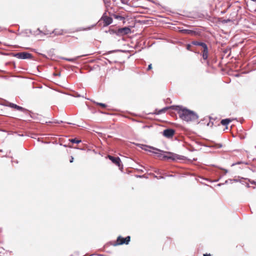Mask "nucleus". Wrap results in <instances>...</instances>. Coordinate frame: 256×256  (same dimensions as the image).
<instances>
[{
  "label": "nucleus",
  "instance_id": "obj_1",
  "mask_svg": "<svg viewBox=\"0 0 256 256\" xmlns=\"http://www.w3.org/2000/svg\"><path fill=\"white\" fill-rule=\"evenodd\" d=\"M171 108L177 110L180 118L187 122L196 121L198 118L197 114L192 110L178 106H173Z\"/></svg>",
  "mask_w": 256,
  "mask_h": 256
},
{
  "label": "nucleus",
  "instance_id": "obj_2",
  "mask_svg": "<svg viewBox=\"0 0 256 256\" xmlns=\"http://www.w3.org/2000/svg\"><path fill=\"white\" fill-rule=\"evenodd\" d=\"M170 156H164L163 158L172 160H184L185 159V157L184 156H180L174 153L168 152Z\"/></svg>",
  "mask_w": 256,
  "mask_h": 256
},
{
  "label": "nucleus",
  "instance_id": "obj_3",
  "mask_svg": "<svg viewBox=\"0 0 256 256\" xmlns=\"http://www.w3.org/2000/svg\"><path fill=\"white\" fill-rule=\"evenodd\" d=\"M15 56L20 59H28L32 58V54L28 52H20L16 54Z\"/></svg>",
  "mask_w": 256,
  "mask_h": 256
},
{
  "label": "nucleus",
  "instance_id": "obj_4",
  "mask_svg": "<svg viewBox=\"0 0 256 256\" xmlns=\"http://www.w3.org/2000/svg\"><path fill=\"white\" fill-rule=\"evenodd\" d=\"M174 130L172 128H167L163 131V135L167 138H172L174 134Z\"/></svg>",
  "mask_w": 256,
  "mask_h": 256
},
{
  "label": "nucleus",
  "instance_id": "obj_5",
  "mask_svg": "<svg viewBox=\"0 0 256 256\" xmlns=\"http://www.w3.org/2000/svg\"><path fill=\"white\" fill-rule=\"evenodd\" d=\"M8 107L14 108L22 112H28V110L24 108H22L20 106H18L16 104H13V103H8Z\"/></svg>",
  "mask_w": 256,
  "mask_h": 256
},
{
  "label": "nucleus",
  "instance_id": "obj_6",
  "mask_svg": "<svg viewBox=\"0 0 256 256\" xmlns=\"http://www.w3.org/2000/svg\"><path fill=\"white\" fill-rule=\"evenodd\" d=\"M131 32L130 29L128 27H124L119 28L118 30L117 34L118 35H124L130 34Z\"/></svg>",
  "mask_w": 256,
  "mask_h": 256
},
{
  "label": "nucleus",
  "instance_id": "obj_7",
  "mask_svg": "<svg viewBox=\"0 0 256 256\" xmlns=\"http://www.w3.org/2000/svg\"><path fill=\"white\" fill-rule=\"evenodd\" d=\"M101 19L104 21V26H108L112 22V18L103 15Z\"/></svg>",
  "mask_w": 256,
  "mask_h": 256
},
{
  "label": "nucleus",
  "instance_id": "obj_8",
  "mask_svg": "<svg viewBox=\"0 0 256 256\" xmlns=\"http://www.w3.org/2000/svg\"><path fill=\"white\" fill-rule=\"evenodd\" d=\"M108 158L114 164L118 166L120 168L121 166V160L118 157H114L112 156H108Z\"/></svg>",
  "mask_w": 256,
  "mask_h": 256
},
{
  "label": "nucleus",
  "instance_id": "obj_9",
  "mask_svg": "<svg viewBox=\"0 0 256 256\" xmlns=\"http://www.w3.org/2000/svg\"><path fill=\"white\" fill-rule=\"evenodd\" d=\"M150 148H152L155 151H150V150H149L150 152H152L156 154V156H158V158H161V157H163V155L160 153L162 152H163V151L158 149V148H155L154 147H152V146H150L149 147Z\"/></svg>",
  "mask_w": 256,
  "mask_h": 256
},
{
  "label": "nucleus",
  "instance_id": "obj_10",
  "mask_svg": "<svg viewBox=\"0 0 256 256\" xmlns=\"http://www.w3.org/2000/svg\"><path fill=\"white\" fill-rule=\"evenodd\" d=\"M202 52V56L204 60H206L208 58V48L207 45L204 46Z\"/></svg>",
  "mask_w": 256,
  "mask_h": 256
},
{
  "label": "nucleus",
  "instance_id": "obj_11",
  "mask_svg": "<svg viewBox=\"0 0 256 256\" xmlns=\"http://www.w3.org/2000/svg\"><path fill=\"white\" fill-rule=\"evenodd\" d=\"M192 44H193V45H194V46H200L202 47V48H203L204 46H206V44L204 42H198V41H196V40L192 41Z\"/></svg>",
  "mask_w": 256,
  "mask_h": 256
},
{
  "label": "nucleus",
  "instance_id": "obj_12",
  "mask_svg": "<svg viewBox=\"0 0 256 256\" xmlns=\"http://www.w3.org/2000/svg\"><path fill=\"white\" fill-rule=\"evenodd\" d=\"M232 121V120L230 118H226V119H224V120H221V124L223 126H226L228 125L230 122Z\"/></svg>",
  "mask_w": 256,
  "mask_h": 256
},
{
  "label": "nucleus",
  "instance_id": "obj_13",
  "mask_svg": "<svg viewBox=\"0 0 256 256\" xmlns=\"http://www.w3.org/2000/svg\"><path fill=\"white\" fill-rule=\"evenodd\" d=\"M130 236H127L126 238H124V240L120 242L119 244H128V242H130Z\"/></svg>",
  "mask_w": 256,
  "mask_h": 256
},
{
  "label": "nucleus",
  "instance_id": "obj_14",
  "mask_svg": "<svg viewBox=\"0 0 256 256\" xmlns=\"http://www.w3.org/2000/svg\"><path fill=\"white\" fill-rule=\"evenodd\" d=\"M124 238L120 236H119L117 238L116 244L115 245L116 246V245H120V244H119L120 242L122 241H124Z\"/></svg>",
  "mask_w": 256,
  "mask_h": 256
},
{
  "label": "nucleus",
  "instance_id": "obj_15",
  "mask_svg": "<svg viewBox=\"0 0 256 256\" xmlns=\"http://www.w3.org/2000/svg\"><path fill=\"white\" fill-rule=\"evenodd\" d=\"M78 58H80V56H77L75 58H64V59L66 61L74 62L76 61V60H78Z\"/></svg>",
  "mask_w": 256,
  "mask_h": 256
},
{
  "label": "nucleus",
  "instance_id": "obj_16",
  "mask_svg": "<svg viewBox=\"0 0 256 256\" xmlns=\"http://www.w3.org/2000/svg\"><path fill=\"white\" fill-rule=\"evenodd\" d=\"M70 141L72 143L79 144L81 142V140H76V138H72L70 140Z\"/></svg>",
  "mask_w": 256,
  "mask_h": 256
},
{
  "label": "nucleus",
  "instance_id": "obj_17",
  "mask_svg": "<svg viewBox=\"0 0 256 256\" xmlns=\"http://www.w3.org/2000/svg\"><path fill=\"white\" fill-rule=\"evenodd\" d=\"M172 106H170V107H166V108H162V109H161L160 110V111H159V112H158V113H159V114H162V113L164 112H166V111L167 110H168V108H171V107H172Z\"/></svg>",
  "mask_w": 256,
  "mask_h": 256
},
{
  "label": "nucleus",
  "instance_id": "obj_18",
  "mask_svg": "<svg viewBox=\"0 0 256 256\" xmlns=\"http://www.w3.org/2000/svg\"><path fill=\"white\" fill-rule=\"evenodd\" d=\"M53 33H54L55 34H56V35L62 34V30H60L58 31V30H54Z\"/></svg>",
  "mask_w": 256,
  "mask_h": 256
},
{
  "label": "nucleus",
  "instance_id": "obj_19",
  "mask_svg": "<svg viewBox=\"0 0 256 256\" xmlns=\"http://www.w3.org/2000/svg\"><path fill=\"white\" fill-rule=\"evenodd\" d=\"M96 104L98 106H100L102 107L105 108L106 106V105L103 103H100V102H96Z\"/></svg>",
  "mask_w": 256,
  "mask_h": 256
},
{
  "label": "nucleus",
  "instance_id": "obj_20",
  "mask_svg": "<svg viewBox=\"0 0 256 256\" xmlns=\"http://www.w3.org/2000/svg\"><path fill=\"white\" fill-rule=\"evenodd\" d=\"M8 103H10V102L7 100H4V102L2 104V105L8 107Z\"/></svg>",
  "mask_w": 256,
  "mask_h": 256
},
{
  "label": "nucleus",
  "instance_id": "obj_21",
  "mask_svg": "<svg viewBox=\"0 0 256 256\" xmlns=\"http://www.w3.org/2000/svg\"><path fill=\"white\" fill-rule=\"evenodd\" d=\"M152 64H150L148 65V68H147V70H151V69H152Z\"/></svg>",
  "mask_w": 256,
  "mask_h": 256
},
{
  "label": "nucleus",
  "instance_id": "obj_22",
  "mask_svg": "<svg viewBox=\"0 0 256 256\" xmlns=\"http://www.w3.org/2000/svg\"><path fill=\"white\" fill-rule=\"evenodd\" d=\"M190 46H191L190 44H188L186 46V48H187V50H190Z\"/></svg>",
  "mask_w": 256,
  "mask_h": 256
},
{
  "label": "nucleus",
  "instance_id": "obj_23",
  "mask_svg": "<svg viewBox=\"0 0 256 256\" xmlns=\"http://www.w3.org/2000/svg\"><path fill=\"white\" fill-rule=\"evenodd\" d=\"M49 123L60 124V122H58V121H56V122H50Z\"/></svg>",
  "mask_w": 256,
  "mask_h": 256
},
{
  "label": "nucleus",
  "instance_id": "obj_24",
  "mask_svg": "<svg viewBox=\"0 0 256 256\" xmlns=\"http://www.w3.org/2000/svg\"><path fill=\"white\" fill-rule=\"evenodd\" d=\"M74 158L72 156H71V159L70 160V162H73Z\"/></svg>",
  "mask_w": 256,
  "mask_h": 256
},
{
  "label": "nucleus",
  "instance_id": "obj_25",
  "mask_svg": "<svg viewBox=\"0 0 256 256\" xmlns=\"http://www.w3.org/2000/svg\"><path fill=\"white\" fill-rule=\"evenodd\" d=\"M188 34H190L191 31L190 30H184Z\"/></svg>",
  "mask_w": 256,
  "mask_h": 256
},
{
  "label": "nucleus",
  "instance_id": "obj_26",
  "mask_svg": "<svg viewBox=\"0 0 256 256\" xmlns=\"http://www.w3.org/2000/svg\"><path fill=\"white\" fill-rule=\"evenodd\" d=\"M155 177L158 178H164V176H160L158 178V176H155Z\"/></svg>",
  "mask_w": 256,
  "mask_h": 256
},
{
  "label": "nucleus",
  "instance_id": "obj_27",
  "mask_svg": "<svg viewBox=\"0 0 256 256\" xmlns=\"http://www.w3.org/2000/svg\"><path fill=\"white\" fill-rule=\"evenodd\" d=\"M203 256H210V254H204Z\"/></svg>",
  "mask_w": 256,
  "mask_h": 256
},
{
  "label": "nucleus",
  "instance_id": "obj_28",
  "mask_svg": "<svg viewBox=\"0 0 256 256\" xmlns=\"http://www.w3.org/2000/svg\"><path fill=\"white\" fill-rule=\"evenodd\" d=\"M241 163H242V162H238V163H236V164H232V166H234V164H241Z\"/></svg>",
  "mask_w": 256,
  "mask_h": 256
},
{
  "label": "nucleus",
  "instance_id": "obj_29",
  "mask_svg": "<svg viewBox=\"0 0 256 256\" xmlns=\"http://www.w3.org/2000/svg\"><path fill=\"white\" fill-rule=\"evenodd\" d=\"M224 184H218V186H221L222 185Z\"/></svg>",
  "mask_w": 256,
  "mask_h": 256
},
{
  "label": "nucleus",
  "instance_id": "obj_30",
  "mask_svg": "<svg viewBox=\"0 0 256 256\" xmlns=\"http://www.w3.org/2000/svg\"><path fill=\"white\" fill-rule=\"evenodd\" d=\"M218 148H221L222 146V145L220 144H218Z\"/></svg>",
  "mask_w": 256,
  "mask_h": 256
},
{
  "label": "nucleus",
  "instance_id": "obj_31",
  "mask_svg": "<svg viewBox=\"0 0 256 256\" xmlns=\"http://www.w3.org/2000/svg\"><path fill=\"white\" fill-rule=\"evenodd\" d=\"M226 183H228V180H226V182H224V184H226Z\"/></svg>",
  "mask_w": 256,
  "mask_h": 256
},
{
  "label": "nucleus",
  "instance_id": "obj_32",
  "mask_svg": "<svg viewBox=\"0 0 256 256\" xmlns=\"http://www.w3.org/2000/svg\"><path fill=\"white\" fill-rule=\"evenodd\" d=\"M227 172H228V170H226V173Z\"/></svg>",
  "mask_w": 256,
  "mask_h": 256
}]
</instances>
